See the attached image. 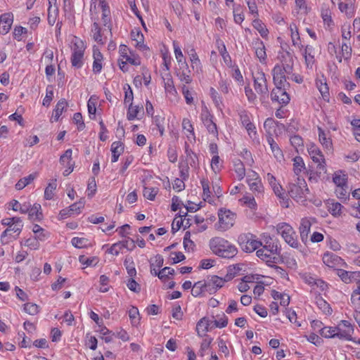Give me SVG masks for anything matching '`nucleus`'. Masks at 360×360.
Returning a JSON list of instances; mask_svg holds the SVG:
<instances>
[{
  "label": "nucleus",
  "mask_w": 360,
  "mask_h": 360,
  "mask_svg": "<svg viewBox=\"0 0 360 360\" xmlns=\"http://www.w3.org/2000/svg\"><path fill=\"white\" fill-rule=\"evenodd\" d=\"M209 245L214 254L224 258H233L238 253L237 248L221 237L211 238Z\"/></svg>",
  "instance_id": "obj_1"
},
{
  "label": "nucleus",
  "mask_w": 360,
  "mask_h": 360,
  "mask_svg": "<svg viewBox=\"0 0 360 360\" xmlns=\"http://www.w3.org/2000/svg\"><path fill=\"white\" fill-rule=\"evenodd\" d=\"M281 249L278 248V242L272 240L266 241V244L257 250V256L265 262L269 266L275 264L280 261Z\"/></svg>",
  "instance_id": "obj_2"
},
{
  "label": "nucleus",
  "mask_w": 360,
  "mask_h": 360,
  "mask_svg": "<svg viewBox=\"0 0 360 360\" xmlns=\"http://www.w3.org/2000/svg\"><path fill=\"white\" fill-rule=\"evenodd\" d=\"M281 65L277 64L272 70L273 79L282 78L290 75L293 70L294 61L290 52H285L281 56Z\"/></svg>",
  "instance_id": "obj_3"
},
{
  "label": "nucleus",
  "mask_w": 360,
  "mask_h": 360,
  "mask_svg": "<svg viewBox=\"0 0 360 360\" xmlns=\"http://www.w3.org/2000/svg\"><path fill=\"white\" fill-rule=\"evenodd\" d=\"M219 221L215 224V229L221 232L226 231L233 226L236 221V214L229 210L221 208L218 211Z\"/></svg>",
  "instance_id": "obj_4"
},
{
  "label": "nucleus",
  "mask_w": 360,
  "mask_h": 360,
  "mask_svg": "<svg viewBox=\"0 0 360 360\" xmlns=\"http://www.w3.org/2000/svg\"><path fill=\"white\" fill-rule=\"evenodd\" d=\"M309 193L307 184L304 178L297 176L294 182L288 186V193L291 198L297 201L302 200Z\"/></svg>",
  "instance_id": "obj_5"
},
{
  "label": "nucleus",
  "mask_w": 360,
  "mask_h": 360,
  "mask_svg": "<svg viewBox=\"0 0 360 360\" xmlns=\"http://www.w3.org/2000/svg\"><path fill=\"white\" fill-rule=\"evenodd\" d=\"M73 46L72 48L71 63L72 67L79 69L84 64V53L86 49L84 41L79 38L75 37L72 41Z\"/></svg>",
  "instance_id": "obj_6"
},
{
  "label": "nucleus",
  "mask_w": 360,
  "mask_h": 360,
  "mask_svg": "<svg viewBox=\"0 0 360 360\" xmlns=\"http://www.w3.org/2000/svg\"><path fill=\"white\" fill-rule=\"evenodd\" d=\"M277 231L290 247L295 249L300 248L296 233L291 226L285 223L279 224L277 226Z\"/></svg>",
  "instance_id": "obj_7"
},
{
  "label": "nucleus",
  "mask_w": 360,
  "mask_h": 360,
  "mask_svg": "<svg viewBox=\"0 0 360 360\" xmlns=\"http://www.w3.org/2000/svg\"><path fill=\"white\" fill-rule=\"evenodd\" d=\"M238 242L243 251L245 252H252L262 245V242L251 233L240 234L238 238Z\"/></svg>",
  "instance_id": "obj_8"
},
{
  "label": "nucleus",
  "mask_w": 360,
  "mask_h": 360,
  "mask_svg": "<svg viewBox=\"0 0 360 360\" xmlns=\"http://www.w3.org/2000/svg\"><path fill=\"white\" fill-rule=\"evenodd\" d=\"M307 150L313 162L317 164V173L326 174L327 172L326 160L320 148L315 144H311L307 148Z\"/></svg>",
  "instance_id": "obj_9"
},
{
  "label": "nucleus",
  "mask_w": 360,
  "mask_h": 360,
  "mask_svg": "<svg viewBox=\"0 0 360 360\" xmlns=\"http://www.w3.org/2000/svg\"><path fill=\"white\" fill-rule=\"evenodd\" d=\"M336 333V338L340 340L351 341L354 334V326L346 320L340 321L337 326H334Z\"/></svg>",
  "instance_id": "obj_10"
},
{
  "label": "nucleus",
  "mask_w": 360,
  "mask_h": 360,
  "mask_svg": "<svg viewBox=\"0 0 360 360\" xmlns=\"http://www.w3.org/2000/svg\"><path fill=\"white\" fill-rule=\"evenodd\" d=\"M254 88L255 91L262 97L267 96L269 89L265 74L262 70H257L252 73Z\"/></svg>",
  "instance_id": "obj_11"
},
{
  "label": "nucleus",
  "mask_w": 360,
  "mask_h": 360,
  "mask_svg": "<svg viewBox=\"0 0 360 360\" xmlns=\"http://www.w3.org/2000/svg\"><path fill=\"white\" fill-rule=\"evenodd\" d=\"M287 89L281 87H275L271 93L272 101H276L281 105H287L290 102V96Z\"/></svg>",
  "instance_id": "obj_12"
},
{
  "label": "nucleus",
  "mask_w": 360,
  "mask_h": 360,
  "mask_svg": "<svg viewBox=\"0 0 360 360\" xmlns=\"http://www.w3.org/2000/svg\"><path fill=\"white\" fill-rule=\"evenodd\" d=\"M315 222L316 219L314 218H303L301 219L299 229L300 238L304 244L308 241L311 226Z\"/></svg>",
  "instance_id": "obj_13"
},
{
  "label": "nucleus",
  "mask_w": 360,
  "mask_h": 360,
  "mask_svg": "<svg viewBox=\"0 0 360 360\" xmlns=\"http://www.w3.org/2000/svg\"><path fill=\"white\" fill-rule=\"evenodd\" d=\"M323 262L329 268H336L343 266L345 263L343 259L337 255L327 252L322 257Z\"/></svg>",
  "instance_id": "obj_14"
},
{
  "label": "nucleus",
  "mask_w": 360,
  "mask_h": 360,
  "mask_svg": "<svg viewBox=\"0 0 360 360\" xmlns=\"http://www.w3.org/2000/svg\"><path fill=\"white\" fill-rule=\"evenodd\" d=\"M231 279V276L226 275L224 278L217 276H212L206 282L209 291L211 292L212 290L216 292L218 289L224 286V283Z\"/></svg>",
  "instance_id": "obj_15"
},
{
  "label": "nucleus",
  "mask_w": 360,
  "mask_h": 360,
  "mask_svg": "<svg viewBox=\"0 0 360 360\" xmlns=\"http://www.w3.org/2000/svg\"><path fill=\"white\" fill-rule=\"evenodd\" d=\"M201 120L207 128L210 134L214 136H217L218 131L216 124L212 120V116L208 111H205L201 113Z\"/></svg>",
  "instance_id": "obj_16"
},
{
  "label": "nucleus",
  "mask_w": 360,
  "mask_h": 360,
  "mask_svg": "<svg viewBox=\"0 0 360 360\" xmlns=\"http://www.w3.org/2000/svg\"><path fill=\"white\" fill-rule=\"evenodd\" d=\"M319 140L323 147L328 150H333V142L330 131H325L322 128L318 127Z\"/></svg>",
  "instance_id": "obj_17"
},
{
  "label": "nucleus",
  "mask_w": 360,
  "mask_h": 360,
  "mask_svg": "<svg viewBox=\"0 0 360 360\" xmlns=\"http://www.w3.org/2000/svg\"><path fill=\"white\" fill-rule=\"evenodd\" d=\"M191 70L186 63L179 65L176 70V75L181 82L185 84H190L192 82L191 77Z\"/></svg>",
  "instance_id": "obj_18"
},
{
  "label": "nucleus",
  "mask_w": 360,
  "mask_h": 360,
  "mask_svg": "<svg viewBox=\"0 0 360 360\" xmlns=\"http://www.w3.org/2000/svg\"><path fill=\"white\" fill-rule=\"evenodd\" d=\"M337 275L345 283H351L359 280V273L356 271H347L344 269H337Z\"/></svg>",
  "instance_id": "obj_19"
},
{
  "label": "nucleus",
  "mask_w": 360,
  "mask_h": 360,
  "mask_svg": "<svg viewBox=\"0 0 360 360\" xmlns=\"http://www.w3.org/2000/svg\"><path fill=\"white\" fill-rule=\"evenodd\" d=\"M13 14L6 13L0 16V34H7L13 24Z\"/></svg>",
  "instance_id": "obj_20"
},
{
  "label": "nucleus",
  "mask_w": 360,
  "mask_h": 360,
  "mask_svg": "<svg viewBox=\"0 0 360 360\" xmlns=\"http://www.w3.org/2000/svg\"><path fill=\"white\" fill-rule=\"evenodd\" d=\"M302 56L305 60V64L307 68L312 69L315 63L314 48L311 45H307L302 49Z\"/></svg>",
  "instance_id": "obj_21"
},
{
  "label": "nucleus",
  "mask_w": 360,
  "mask_h": 360,
  "mask_svg": "<svg viewBox=\"0 0 360 360\" xmlns=\"http://www.w3.org/2000/svg\"><path fill=\"white\" fill-rule=\"evenodd\" d=\"M253 47L255 50V55L262 63H266V53L265 50V46L262 41L259 39H257L253 42Z\"/></svg>",
  "instance_id": "obj_22"
},
{
  "label": "nucleus",
  "mask_w": 360,
  "mask_h": 360,
  "mask_svg": "<svg viewBox=\"0 0 360 360\" xmlns=\"http://www.w3.org/2000/svg\"><path fill=\"white\" fill-rule=\"evenodd\" d=\"M185 153H186V163L184 165H189L192 167H197L198 165V157L195 153H193L191 149L189 148L188 145H186L185 146Z\"/></svg>",
  "instance_id": "obj_23"
},
{
  "label": "nucleus",
  "mask_w": 360,
  "mask_h": 360,
  "mask_svg": "<svg viewBox=\"0 0 360 360\" xmlns=\"http://www.w3.org/2000/svg\"><path fill=\"white\" fill-rule=\"evenodd\" d=\"M267 142L270 146L271 152L275 158L278 161H281L282 160H283L284 156L283 151L280 148L277 143L274 141V139L271 136H269L267 138Z\"/></svg>",
  "instance_id": "obj_24"
},
{
  "label": "nucleus",
  "mask_w": 360,
  "mask_h": 360,
  "mask_svg": "<svg viewBox=\"0 0 360 360\" xmlns=\"http://www.w3.org/2000/svg\"><path fill=\"white\" fill-rule=\"evenodd\" d=\"M112 158L111 162H115L124 151V145L120 141H115L111 145Z\"/></svg>",
  "instance_id": "obj_25"
},
{
  "label": "nucleus",
  "mask_w": 360,
  "mask_h": 360,
  "mask_svg": "<svg viewBox=\"0 0 360 360\" xmlns=\"http://www.w3.org/2000/svg\"><path fill=\"white\" fill-rule=\"evenodd\" d=\"M354 0H346L345 3H339V9L342 13H345L348 17L351 18L354 13Z\"/></svg>",
  "instance_id": "obj_26"
},
{
  "label": "nucleus",
  "mask_w": 360,
  "mask_h": 360,
  "mask_svg": "<svg viewBox=\"0 0 360 360\" xmlns=\"http://www.w3.org/2000/svg\"><path fill=\"white\" fill-rule=\"evenodd\" d=\"M68 103L65 98L60 99L56 104L52 115V121L57 122L63 112L66 109Z\"/></svg>",
  "instance_id": "obj_27"
},
{
  "label": "nucleus",
  "mask_w": 360,
  "mask_h": 360,
  "mask_svg": "<svg viewBox=\"0 0 360 360\" xmlns=\"http://www.w3.org/2000/svg\"><path fill=\"white\" fill-rule=\"evenodd\" d=\"M247 183L249 186L250 190L256 195L259 196L264 193V186L262 185L261 179H255L252 181L247 180Z\"/></svg>",
  "instance_id": "obj_28"
},
{
  "label": "nucleus",
  "mask_w": 360,
  "mask_h": 360,
  "mask_svg": "<svg viewBox=\"0 0 360 360\" xmlns=\"http://www.w3.org/2000/svg\"><path fill=\"white\" fill-rule=\"evenodd\" d=\"M200 184L202 185V191H203V193H202L203 199L205 201H207L210 203H212L213 202V200L212 198V191L211 190V188L210 187V182H209L208 179H201Z\"/></svg>",
  "instance_id": "obj_29"
},
{
  "label": "nucleus",
  "mask_w": 360,
  "mask_h": 360,
  "mask_svg": "<svg viewBox=\"0 0 360 360\" xmlns=\"http://www.w3.org/2000/svg\"><path fill=\"white\" fill-rule=\"evenodd\" d=\"M316 85L320 91L321 96L324 99H326L329 96V89L326 84V78L322 76L321 78H319L316 80Z\"/></svg>",
  "instance_id": "obj_30"
},
{
  "label": "nucleus",
  "mask_w": 360,
  "mask_h": 360,
  "mask_svg": "<svg viewBox=\"0 0 360 360\" xmlns=\"http://www.w3.org/2000/svg\"><path fill=\"white\" fill-rule=\"evenodd\" d=\"M333 181L336 187L347 186V175L342 171L336 172L333 174Z\"/></svg>",
  "instance_id": "obj_31"
},
{
  "label": "nucleus",
  "mask_w": 360,
  "mask_h": 360,
  "mask_svg": "<svg viewBox=\"0 0 360 360\" xmlns=\"http://www.w3.org/2000/svg\"><path fill=\"white\" fill-rule=\"evenodd\" d=\"M131 36L132 40L136 41L135 46L136 48L141 51L148 50L147 46L145 45L143 43V35L141 32L139 31H132L131 33Z\"/></svg>",
  "instance_id": "obj_32"
},
{
  "label": "nucleus",
  "mask_w": 360,
  "mask_h": 360,
  "mask_svg": "<svg viewBox=\"0 0 360 360\" xmlns=\"http://www.w3.org/2000/svg\"><path fill=\"white\" fill-rule=\"evenodd\" d=\"M49 6L48 8V21L53 25L56 22V16L58 13V8L56 6V0H49Z\"/></svg>",
  "instance_id": "obj_33"
},
{
  "label": "nucleus",
  "mask_w": 360,
  "mask_h": 360,
  "mask_svg": "<svg viewBox=\"0 0 360 360\" xmlns=\"http://www.w3.org/2000/svg\"><path fill=\"white\" fill-rule=\"evenodd\" d=\"M205 291H209L206 282L198 281L194 283L191 290V294L194 297H198Z\"/></svg>",
  "instance_id": "obj_34"
},
{
  "label": "nucleus",
  "mask_w": 360,
  "mask_h": 360,
  "mask_svg": "<svg viewBox=\"0 0 360 360\" xmlns=\"http://www.w3.org/2000/svg\"><path fill=\"white\" fill-rule=\"evenodd\" d=\"M293 171L295 175L299 176L300 173L306 169L305 164L302 157L295 156L293 159Z\"/></svg>",
  "instance_id": "obj_35"
},
{
  "label": "nucleus",
  "mask_w": 360,
  "mask_h": 360,
  "mask_svg": "<svg viewBox=\"0 0 360 360\" xmlns=\"http://www.w3.org/2000/svg\"><path fill=\"white\" fill-rule=\"evenodd\" d=\"M343 208V206L338 202L333 200L328 202V211L333 217H340L342 213Z\"/></svg>",
  "instance_id": "obj_36"
},
{
  "label": "nucleus",
  "mask_w": 360,
  "mask_h": 360,
  "mask_svg": "<svg viewBox=\"0 0 360 360\" xmlns=\"http://www.w3.org/2000/svg\"><path fill=\"white\" fill-rule=\"evenodd\" d=\"M209 321L206 318L201 319L196 326L198 335L200 337L205 335V333L209 330Z\"/></svg>",
  "instance_id": "obj_37"
},
{
  "label": "nucleus",
  "mask_w": 360,
  "mask_h": 360,
  "mask_svg": "<svg viewBox=\"0 0 360 360\" xmlns=\"http://www.w3.org/2000/svg\"><path fill=\"white\" fill-rule=\"evenodd\" d=\"M99 6L102 9V20L103 25L106 26L110 21V9L105 0H99Z\"/></svg>",
  "instance_id": "obj_38"
},
{
  "label": "nucleus",
  "mask_w": 360,
  "mask_h": 360,
  "mask_svg": "<svg viewBox=\"0 0 360 360\" xmlns=\"http://www.w3.org/2000/svg\"><path fill=\"white\" fill-rule=\"evenodd\" d=\"M290 30L291 32V39L292 41V44L294 46H297L300 50L303 48V45L300 43V37L298 32V30L297 26L295 24L290 25Z\"/></svg>",
  "instance_id": "obj_39"
},
{
  "label": "nucleus",
  "mask_w": 360,
  "mask_h": 360,
  "mask_svg": "<svg viewBox=\"0 0 360 360\" xmlns=\"http://www.w3.org/2000/svg\"><path fill=\"white\" fill-rule=\"evenodd\" d=\"M37 173H33L20 179L15 184V188L17 190H21L24 188L27 185L30 184L37 177Z\"/></svg>",
  "instance_id": "obj_40"
},
{
  "label": "nucleus",
  "mask_w": 360,
  "mask_h": 360,
  "mask_svg": "<svg viewBox=\"0 0 360 360\" xmlns=\"http://www.w3.org/2000/svg\"><path fill=\"white\" fill-rule=\"evenodd\" d=\"M41 205L38 203H35L33 206H30L28 216L30 219L37 220L39 219L41 217Z\"/></svg>",
  "instance_id": "obj_41"
},
{
  "label": "nucleus",
  "mask_w": 360,
  "mask_h": 360,
  "mask_svg": "<svg viewBox=\"0 0 360 360\" xmlns=\"http://www.w3.org/2000/svg\"><path fill=\"white\" fill-rule=\"evenodd\" d=\"M166 76V78L163 77L165 91L171 94V95L174 96L176 94V90L174 87L172 76L169 73H167Z\"/></svg>",
  "instance_id": "obj_42"
},
{
  "label": "nucleus",
  "mask_w": 360,
  "mask_h": 360,
  "mask_svg": "<svg viewBox=\"0 0 360 360\" xmlns=\"http://www.w3.org/2000/svg\"><path fill=\"white\" fill-rule=\"evenodd\" d=\"M235 172L239 180H242L245 176V169L243 163L240 160H236L233 162Z\"/></svg>",
  "instance_id": "obj_43"
},
{
  "label": "nucleus",
  "mask_w": 360,
  "mask_h": 360,
  "mask_svg": "<svg viewBox=\"0 0 360 360\" xmlns=\"http://www.w3.org/2000/svg\"><path fill=\"white\" fill-rule=\"evenodd\" d=\"M271 296L276 300H280V304L282 306H288L290 303V297L286 294H282L278 291L273 290Z\"/></svg>",
  "instance_id": "obj_44"
},
{
  "label": "nucleus",
  "mask_w": 360,
  "mask_h": 360,
  "mask_svg": "<svg viewBox=\"0 0 360 360\" xmlns=\"http://www.w3.org/2000/svg\"><path fill=\"white\" fill-rule=\"evenodd\" d=\"M252 26L259 32L262 37L267 36L269 33L268 30L266 28L264 23L257 18V17L252 21Z\"/></svg>",
  "instance_id": "obj_45"
},
{
  "label": "nucleus",
  "mask_w": 360,
  "mask_h": 360,
  "mask_svg": "<svg viewBox=\"0 0 360 360\" xmlns=\"http://www.w3.org/2000/svg\"><path fill=\"white\" fill-rule=\"evenodd\" d=\"M72 149L66 150L60 158V164L63 165V166L73 165V163H72Z\"/></svg>",
  "instance_id": "obj_46"
},
{
  "label": "nucleus",
  "mask_w": 360,
  "mask_h": 360,
  "mask_svg": "<svg viewBox=\"0 0 360 360\" xmlns=\"http://www.w3.org/2000/svg\"><path fill=\"white\" fill-rule=\"evenodd\" d=\"M190 217L191 216L185 215L184 218L183 219H181V224H183L184 222H185L186 221L185 226H190L192 224V222H191L190 221H193L195 222V224H201L205 221L204 218L199 215H195L193 218H190Z\"/></svg>",
  "instance_id": "obj_47"
},
{
  "label": "nucleus",
  "mask_w": 360,
  "mask_h": 360,
  "mask_svg": "<svg viewBox=\"0 0 360 360\" xmlns=\"http://www.w3.org/2000/svg\"><path fill=\"white\" fill-rule=\"evenodd\" d=\"M336 196L342 200H347L349 198L348 185L347 186L336 187L335 189Z\"/></svg>",
  "instance_id": "obj_48"
},
{
  "label": "nucleus",
  "mask_w": 360,
  "mask_h": 360,
  "mask_svg": "<svg viewBox=\"0 0 360 360\" xmlns=\"http://www.w3.org/2000/svg\"><path fill=\"white\" fill-rule=\"evenodd\" d=\"M57 186L56 180L49 183L44 191V198L46 200H51L54 195V191Z\"/></svg>",
  "instance_id": "obj_49"
},
{
  "label": "nucleus",
  "mask_w": 360,
  "mask_h": 360,
  "mask_svg": "<svg viewBox=\"0 0 360 360\" xmlns=\"http://www.w3.org/2000/svg\"><path fill=\"white\" fill-rule=\"evenodd\" d=\"M316 304L325 314H331L332 309L330 307V304L326 302L322 297H319L316 299Z\"/></svg>",
  "instance_id": "obj_50"
},
{
  "label": "nucleus",
  "mask_w": 360,
  "mask_h": 360,
  "mask_svg": "<svg viewBox=\"0 0 360 360\" xmlns=\"http://www.w3.org/2000/svg\"><path fill=\"white\" fill-rule=\"evenodd\" d=\"M320 335L325 338H336L334 326H325L321 328Z\"/></svg>",
  "instance_id": "obj_51"
},
{
  "label": "nucleus",
  "mask_w": 360,
  "mask_h": 360,
  "mask_svg": "<svg viewBox=\"0 0 360 360\" xmlns=\"http://www.w3.org/2000/svg\"><path fill=\"white\" fill-rule=\"evenodd\" d=\"M124 264L127 270V273L130 277H134L136 274V271L134 265V262L131 257H126Z\"/></svg>",
  "instance_id": "obj_52"
},
{
  "label": "nucleus",
  "mask_w": 360,
  "mask_h": 360,
  "mask_svg": "<svg viewBox=\"0 0 360 360\" xmlns=\"http://www.w3.org/2000/svg\"><path fill=\"white\" fill-rule=\"evenodd\" d=\"M141 110H143V107H139V106H137V105H133L132 103H131L129 106V109H128V112H127V117L129 120H134L139 111Z\"/></svg>",
  "instance_id": "obj_53"
},
{
  "label": "nucleus",
  "mask_w": 360,
  "mask_h": 360,
  "mask_svg": "<svg viewBox=\"0 0 360 360\" xmlns=\"http://www.w3.org/2000/svg\"><path fill=\"white\" fill-rule=\"evenodd\" d=\"M84 200H80L79 202H77L71 205L68 207V209H69L70 212H71V214L72 215H75V214H79L81 212L82 210L84 208Z\"/></svg>",
  "instance_id": "obj_54"
},
{
  "label": "nucleus",
  "mask_w": 360,
  "mask_h": 360,
  "mask_svg": "<svg viewBox=\"0 0 360 360\" xmlns=\"http://www.w3.org/2000/svg\"><path fill=\"white\" fill-rule=\"evenodd\" d=\"M173 45H174V55H175L176 61L178 63V65L186 63V61L184 59V55L182 53V51H181L179 46L175 42H174Z\"/></svg>",
  "instance_id": "obj_55"
},
{
  "label": "nucleus",
  "mask_w": 360,
  "mask_h": 360,
  "mask_svg": "<svg viewBox=\"0 0 360 360\" xmlns=\"http://www.w3.org/2000/svg\"><path fill=\"white\" fill-rule=\"evenodd\" d=\"M222 167V162L220 161L219 155H213L211 160L212 170L215 173L220 172Z\"/></svg>",
  "instance_id": "obj_56"
},
{
  "label": "nucleus",
  "mask_w": 360,
  "mask_h": 360,
  "mask_svg": "<svg viewBox=\"0 0 360 360\" xmlns=\"http://www.w3.org/2000/svg\"><path fill=\"white\" fill-rule=\"evenodd\" d=\"M24 311L30 315L34 316L39 312V307L36 304L26 303L23 307Z\"/></svg>",
  "instance_id": "obj_57"
},
{
  "label": "nucleus",
  "mask_w": 360,
  "mask_h": 360,
  "mask_svg": "<svg viewBox=\"0 0 360 360\" xmlns=\"http://www.w3.org/2000/svg\"><path fill=\"white\" fill-rule=\"evenodd\" d=\"M158 189L157 188H144L143 196L150 200H153L158 194Z\"/></svg>",
  "instance_id": "obj_58"
},
{
  "label": "nucleus",
  "mask_w": 360,
  "mask_h": 360,
  "mask_svg": "<svg viewBox=\"0 0 360 360\" xmlns=\"http://www.w3.org/2000/svg\"><path fill=\"white\" fill-rule=\"evenodd\" d=\"M139 309L135 307H132L129 311V316L133 325H136L139 323Z\"/></svg>",
  "instance_id": "obj_59"
},
{
  "label": "nucleus",
  "mask_w": 360,
  "mask_h": 360,
  "mask_svg": "<svg viewBox=\"0 0 360 360\" xmlns=\"http://www.w3.org/2000/svg\"><path fill=\"white\" fill-rule=\"evenodd\" d=\"M127 63H129L133 65H141V60L139 57L131 53L130 55L124 56L123 58Z\"/></svg>",
  "instance_id": "obj_60"
},
{
  "label": "nucleus",
  "mask_w": 360,
  "mask_h": 360,
  "mask_svg": "<svg viewBox=\"0 0 360 360\" xmlns=\"http://www.w3.org/2000/svg\"><path fill=\"white\" fill-rule=\"evenodd\" d=\"M174 273V269L170 267H165L158 272V276L160 279L165 281L169 275H172Z\"/></svg>",
  "instance_id": "obj_61"
},
{
  "label": "nucleus",
  "mask_w": 360,
  "mask_h": 360,
  "mask_svg": "<svg viewBox=\"0 0 360 360\" xmlns=\"http://www.w3.org/2000/svg\"><path fill=\"white\" fill-rule=\"evenodd\" d=\"M73 122L77 125L79 130H83L85 127L84 122H83L82 115L80 112H76L73 115Z\"/></svg>",
  "instance_id": "obj_62"
},
{
  "label": "nucleus",
  "mask_w": 360,
  "mask_h": 360,
  "mask_svg": "<svg viewBox=\"0 0 360 360\" xmlns=\"http://www.w3.org/2000/svg\"><path fill=\"white\" fill-rule=\"evenodd\" d=\"M24 245L32 250H38L39 248V243L37 238H30L25 240Z\"/></svg>",
  "instance_id": "obj_63"
},
{
  "label": "nucleus",
  "mask_w": 360,
  "mask_h": 360,
  "mask_svg": "<svg viewBox=\"0 0 360 360\" xmlns=\"http://www.w3.org/2000/svg\"><path fill=\"white\" fill-rule=\"evenodd\" d=\"M290 141L291 145L297 150H298L299 148L303 147V140L302 137L298 135L291 136L290 139Z\"/></svg>",
  "instance_id": "obj_64"
}]
</instances>
